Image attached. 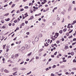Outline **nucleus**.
<instances>
[{
  "label": "nucleus",
  "mask_w": 76,
  "mask_h": 76,
  "mask_svg": "<svg viewBox=\"0 0 76 76\" xmlns=\"http://www.w3.org/2000/svg\"><path fill=\"white\" fill-rule=\"evenodd\" d=\"M24 63V61H23L21 62L20 64H23Z\"/></svg>",
  "instance_id": "40"
},
{
  "label": "nucleus",
  "mask_w": 76,
  "mask_h": 76,
  "mask_svg": "<svg viewBox=\"0 0 76 76\" xmlns=\"http://www.w3.org/2000/svg\"><path fill=\"white\" fill-rule=\"evenodd\" d=\"M72 70H76V68H72Z\"/></svg>",
  "instance_id": "62"
},
{
  "label": "nucleus",
  "mask_w": 76,
  "mask_h": 76,
  "mask_svg": "<svg viewBox=\"0 0 76 76\" xmlns=\"http://www.w3.org/2000/svg\"><path fill=\"white\" fill-rule=\"evenodd\" d=\"M73 63H76V59H75L73 60Z\"/></svg>",
  "instance_id": "28"
},
{
  "label": "nucleus",
  "mask_w": 76,
  "mask_h": 76,
  "mask_svg": "<svg viewBox=\"0 0 76 76\" xmlns=\"http://www.w3.org/2000/svg\"><path fill=\"white\" fill-rule=\"evenodd\" d=\"M34 19V16H32L30 18L28 19V20H31V19Z\"/></svg>",
  "instance_id": "7"
},
{
  "label": "nucleus",
  "mask_w": 76,
  "mask_h": 76,
  "mask_svg": "<svg viewBox=\"0 0 76 76\" xmlns=\"http://www.w3.org/2000/svg\"><path fill=\"white\" fill-rule=\"evenodd\" d=\"M72 31H73V30H72L70 31L69 32V34H70V33H71V32H72Z\"/></svg>",
  "instance_id": "41"
},
{
  "label": "nucleus",
  "mask_w": 76,
  "mask_h": 76,
  "mask_svg": "<svg viewBox=\"0 0 76 76\" xmlns=\"http://www.w3.org/2000/svg\"><path fill=\"white\" fill-rule=\"evenodd\" d=\"M75 44H76V42H75L74 43H73L72 45H75Z\"/></svg>",
  "instance_id": "44"
},
{
  "label": "nucleus",
  "mask_w": 76,
  "mask_h": 76,
  "mask_svg": "<svg viewBox=\"0 0 76 76\" xmlns=\"http://www.w3.org/2000/svg\"><path fill=\"white\" fill-rule=\"evenodd\" d=\"M18 56H19V54H16L14 56L15 57H18Z\"/></svg>",
  "instance_id": "12"
},
{
  "label": "nucleus",
  "mask_w": 76,
  "mask_h": 76,
  "mask_svg": "<svg viewBox=\"0 0 76 76\" xmlns=\"http://www.w3.org/2000/svg\"><path fill=\"white\" fill-rule=\"evenodd\" d=\"M61 75H62V74H58V76H61Z\"/></svg>",
  "instance_id": "60"
},
{
  "label": "nucleus",
  "mask_w": 76,
  "mask_h": 76,
  "mask_svg": "<svg viewBox=\"0 0 76 76\" xmlns=\"http://www.w3.org/2000/svg\"><path fill=\"white\" fill-rule=\"evenodd\" d=\"M66 31H67V29L66 28H64L63 30L64 32H66Z\"/></svg>",
  "instance_id": "25"
},
{
  "label": "nucleus",
  "mask_w": 76,
  "mask_h": 76,
  "mask_svg": "<svg viewBox=\"0 0 76 76\" xmlns=\"http://www.w3.org/2000/svg\"><path fill=\"white\" fill-rule=\"evenodd\" d=\"M72 37H73V36H72V35L71 36H70L69 37V39L71 38H72Z\"/></svg>",
  "instance_id": "36"
},
{
  "label": "nucleus",
  "mask_w": 76,
  "mask_h": 76,
  "mask_svg": "<svg viewBox=\"0 0 76 76\" xmlns=\"http://www.w3.org/2000/svg\"><path fill=\"white\" fill-rule=\"evenodd\" d=\"M11 58H14V56L12 55L11 56Z\"/></svg>",
  "instance_id": "51"
},
{
  "label": "nucleus",
  "mask_w": 76,
  "mask_h": 76,
  "mask_svg": "<svg viewBox=\"0 0 76 76\" xmlns=\"http://www.w3.org/2000/svg\"><path fill=\"white\" fill-rule=\"evenodd\" d=\"M6 45H3V48L4 50V48H5V47H6Z\"/></svg>",
  "instance_id": "22"
},
{
  "label": "nucleus",
  "mask_w": 76,
  "mask_h": 76,
  "mask_svg": "<svg viewBox=\"0 0 76 76\" xmlns=\"http://www.w3.org/2000/svg\"><path fill=\"white\" fill-rule=\"evenodd\" d=\"M56 67V65H54L52 67L53 68H55Z\"/></svg>",
  "instance_id": "43"
},
{
  "label": "nucleus",
  "mask_w": 76,
  "mask_h": 76,
  "mask_svg": "<svg viewBox=\"0 0 76 76\" xmlns=\"http://www.w3.org/2000/svg\"><path fill=\"white\" fill-rule=\"evenodd\" d=\"M51 38L53 40V41H55L56 40V39L55 38H53V37H51Z\"/></svg>",
  "instance_id": "27"
},
{
  "label": "nucleus",
  "mask_w": 76,
  "mask_h": 76,
  "mask_svg": "<svg viewBox=\"0 0 76 76\" xmlns=\"http://www.w3.org/2000/svg\"><path fill=\"white\" fill-rule=\"evenodd\" d=\"M18 22V20H15L14 21V23H16Z\"/></svg>",
  "instance_id": "31"
},
{
  "label": "nucleus",
  "mask_w": 76,
  "mask_h": 76,
  "mask_svg": "<svg viewBox=\"0 0 76 76\" xmlns=\"http://www.w3.org/2000/svg\"><path fill=\"white\" fill-rule=\"evenodd\" d=\"M26 34L27 35H29V32H27L26 33Z\"/></svg>",
  "instance_id": "52"
},
{
  "label": "nucleus",
  "mask_w": 76,
  "mask_h": 76,
  "mask_svg": "<svg viewBox=\"0 0 76 76\" xmlns=\"http://www.w3.org/2000/svg\"><path fill=\"white\" fill-rule=\"evenodd\" d=\"M15 4H12L11 7L12 8H13V7H15Z\"/></svg>",
  "instance_id": "26"
},
{
  "label": "nucleus",
  "mask_w": 76,
  "mask_h": 76,
  "mask_svg": "<svg viewBox=\"0 0 76 76\" xmlns=\"http://www.w3.org/2000/svg\"><path fill=\"white\" fill-rule=\"evenodd\" d=\"M56 24V23L54 22V23H53V25H55Z\"/></svg>",
  "instance_id": "63"
},
{
  "label": "nucleus",
  "mask_w": 76,
  "mask_h": 76,
  "mask_svg": "<svg viewBox=\"0 0 76 76\" xmlns=\"http://www.w3.org/2000/svg\"><path fill=\"white\" fill-rule=\"evenodd\" d=\"M56 43L57 44H59L60 43V41L59 40H58L56 41Z\"/></svg>",
  "instance_id": "35"
},
{
  "label": "nucleus",
  "mask_w": 76,
  "mask_h": 76,
  "mask_svg": "<svg viewBox=\"0 0 76 76\" xmlns=\"http://www.w3.org/2000/svg\"><path fill=\"white\" fill-rule=\"evenodd\" d=\"M15 10H12V11L11 12V13H13V12H15Z\"/></svg>",
  "instance_id": "34"
},
{
  "label": "nucleus",
  "mask_w": 76,
  "mask_h": 76,
  "mask_svg": "<svg viewBox=\"0 0 76 76\" xmlns=\"http://www.w3.org/2000/svg\"><path fill=\"white\" fill-rule=\"evenodd\" d=\"M12 70L13 71H16L17 70V69H16V68H13Z\"/></svg>",
  "instance_id": "18"
},
{
  "label": "nucleus",
  "mask_w": 76,
  "mask_h": 76,
  "mask_svg": "<svg viewBox=\"0 0 76 76\" xmlns=\"http://www.w3.org/2000/svg\"><path fill=\"white\" fill-rule=\"evenodd\" d=\"M5 20H6V21L7 22V21H9V20H10V18H8L7 20H6V19Z\"/></svg>",
  "instance_id": "20"
},
{
  "label": "nucleus",
  "mask_w": 76,
  "mask_h": 76,
  "mask_svg": "<svg viewBox=\"0 0 76 76\" xmlns=\"http://www.w3.org/2000/svg\"><path fill=\"white\" fill-rule=\"evenodd\" d=\"M32 52H31L30 53H29L28 54H27V56H31V54H32Z\"/></svg>",
  "instance_id": "11"
},
{
  "label": "nucleus",
  "mask_w": 76,
  "mask_h": 76,
  "mask_svg": "<svg viewBox=\"0 0 76 76\" xmlns=\"http://www.w3.org/2000/svg\"><path fill=\"white\" fill-rule=\"evenodd\" d=\"M39 38H38V36H37L35 39V42H37L38 41Z\"/></svg>",
  "instance_id": "1"
},
{
  "label": "nucleus",
  "mask_w": 76,
  "mask_h": 76,
  "mask_svg": "<svg viewBox=\"0 0 76 76\" xmlns=\"http://www.w3.org/2000/svg\"><path fill=\"white\" fill-rule=\"evenodd\" d=\"M29 8V7L28 6H25L24 7L25 9H28Z\"/></svg>",
  "instance_id": "33"
},
{
  "label": "nucleus",
  "mask_w": 76,
  "mask_h": 76,
  "mask_svg": "<svg viewBox=\"0 0 76 76\" xmlns=\"http://www.w3.org/2000/svg\"><path fill=\"white\" fill-rule=\"evenodd\" d=\"M39 37H42V34H40Z\"/></svg>",
  "instance_id": "38"
},
{
  "label": "nucleus",
  "mask_w": 76,
  "mask_h": 76,
  "mask_svg": "<svg viewBox=\"0 0 76 76\" xmlns=\"http://www.w3.org/2000/svg\"><path fill=\"white\" fill-rule=\"evenodd\" d=\"M13 3L12 1H11L10 2L9 4V5H11Z\"/></svg>",
  "instance_id": "39"
},
{
  "label": "nucleus",
  "mask_w": 76,
  "mask_h": 76,
  "mask_svg": "<svg viewBox=\"0 0 76 76\" xmlns=\"http://www.w3.org/2000/svg\"><path fill=\"white\" fill-rule=\"evenodd\" d=\"M57 20H60V18L57 17L56 19Z\"/></svg>",
  "instance_id": "37"
},
{
  "label": "nucleus",
  "mask_w": 76,
  "mask_h": 76,
  "mask_svg": "<svg viewBox=\"0 0 76 76\" xmlns=\"http://www.w3.org/2000/svg\"><path fill=\"white\" fill-rule=\"evenodd\" d=\"M55 36H57V37H58L59 35V34L58 33H55Z\"/></svg>",
  "instance_id": "5"
},
{
  "label": "nucleus",
  "mask_w": 76,
  "mask_h": 76,
  "mask_svg": "<svg viewBox=\"0 0 76 76\" xmlns=\"http://www.w3.org/2000/svg\"><path fill=\"white\" fill-rule=\"evenodd\" d=\"M61 40L62 41H64V38H62L61 39Z\"/></svg>",
  "instance_id": "49"
},
{
  "label": "nucleus",
  "mask_w": 76,
  "mask_h": 76,
  "mask_svg": "<svg viewBox=\"0 0 76 76\" xmlns=\"http://www.w3.org/2000/svg\"><path fill=\"white\" fill-rule=\"evenodd\" d=\"M71 54L72 56H74V52H71Z\"/></svg>",
  "instance_id": "16"
},
{
  "label": "nucleus",
  "mask_w": 76,
  "mask_h": 76,
  "mask_svg": "<svg viewBox=\"0 0 76 76\" xmlns=\"http://www.w3.org/2000/svg\"><path fill=\"white\" fill-rule=\"evenodd\" d=\"M25 48L24 47H23L21 48V50H22V51H23L24 50H25Z\"/></svg>",
  "instance_id": "8"
},
{
  "label": "nucleus",
  "mask_w": 76,
  "mask_h": 76,
  "mask_svg": "<svg viewBox=\"0 0 76 76\" xmlns=\"http://www.w3.org/2000/svg\"><path fill=\"white\" fill-rule=\"evenodd\" d=\"M41 15V13H39L38 14H36L35 15V16H40Z\"/></svg>",
  "instance_id": "13"
},
{
  "label": "nucleus",
  "mask_w": 76,
  "mask_h": 76,
  "mask_svg": "<svg viewBox=\"0 0 76 76\" xmlns=\"http://www.w3.org/2000/svg\"><path fill=\"white\" fill-rule=\"evenodd\" d=\"M64 18H63L62 21H61V23H63V22H64Z\"/></svg>",
  "instance_id": "32"
},
{
  "label": "nucleus",
  "mask_w": 76,
  "mask_h": 76,
  "mask_svg": "<svg viewBox=\"0 0 76 76\" xmlns=\"http://www.w3.org/2000/svg\"><path fill=\"white\" fill-rule=\"evenodd\" d=\"M36 58L37 59V60L38 59H39V57L38 56H36Z\"/></svg>",
  "instance_id": "29"
},
{
  "label": "nucleus",
  "mask_w": 76,
  "mask_h": 76,
  "mask_svg": "<svg viewBox=\"0 0 76 76\" xmlns=\"http://www.w3.org/2000/svg\"><path fill=\"white\" fill-rule=\"evenodd\" d=\"M72 10V6H70L69 7V8L68 9V11H71Z\"/></svg>",
  "instance_id": "3"
},
{
  "label": "nucleus",
  "mask_w": 76,
  "mask_h": 76,
  "mask_svg": "<svg viewBox=\"0 0 76 76\" xmlns=\"http://www.w3.org/2000/svg\"><path fill=\"white\" fill-rule=\"evenodd\" d=\"M75 23H76V21L74 20V21H73V23H72V25H74V24Z\"/></svg>",
  "instance_id": "19"
},
{
  "label": "nucleus",
  "mask_w": 76,
  "mask_h": 76,
  "mask_svg": "<svg viewBox=\"0 0 76 76\" xmlns=\"http://www.w3.org/2000/svg\"><path fill=\"white\" fill-rule=\"evenodd\" d=\"M51 57H54V55H51Z\"/></svg>",
  "instance_id": "61"
},
{
  "label": "nucleus",
  "mask_w": 76,
  "mask_h": 76,
  "mask_svg": "<svg viewBox=\"0 0 76 76\" xmlns=\"http://www.w3.org/2000/svg\"><path fill=\"white\" fill-rule=\"evenodd\" d=\"M6 25H4L2 27V28L3 29H5L6 28Z\"/></svg>",
  "instance_id": "9"
},
{
  "label": "nucleus",
  "mask_w": 76,
  "mask_h": 76,
  "mask_svg": "<svg viewBox=\"0 0 76 76\" xmlns=\"http://www.w3.org/2000/svg\"><path fill=\"white\" fill-rule=\"evenodd\" d=\"M23 10H24V9H21L20 10V12H22V11H23Z\"/></svg>",
  "instance_id": "45"
},
{
  "label": "nucleus",
  "mask_w": 76,
  "mask_h": 76,
  "mask_svg": "<svg viewBox=\"0 0 76 76\" xmlns=\"http://www.w3.org/2000/svg\"><path fill=\"white\" fill-rule=\"evenodd\" d=\"M50 39H48V43H50Z\"/></svg>",
  "instance_id": "55"
},
{
  "label": "nucleus",
  "mask_w": 76,
  "mask_h": 76,
  "mask_svg": "<svg viewBox=\"0 0 76 76\" xmlns=\"http://www.w3.org/2000/svg\"><path fill=\"white\" fill-rule=\"evenodd\" d=\"M32 43H33V45H35V41H33Z\"/></svg>",
  "instance_id": "59"
},
{
  "label": "nucleus",
  "mask_w": 76,
  "mask_h": 76,
  "mask_svg": "<svg viewBox=\"0 0 76 76\" xmlns=\"http://www.w3.org/2000/svg\"><path fill=\"white\" fill-rule=\"evenodd\" d=\"M20 12V11H19V10H18L17 12V13H19Z\"/></svg>",
  "instance_id": "53"
},
{
  "label": "nucleus",
  "mask_w": 76,
  "mask_h": 76,
  "mask_svg": "<svg viewBox=\"0 0 76 76\" xmlns=\"http://www.w3.org/2000/svg\"><path fill=\"white\" fill-rule=\"evenodd\" d=\"M69 48V47L68 46H66L65 47V50H67Z\"/></svg>",
  "instance_id": "14"
},
{
  "label": "nucleus",
  "mask_w": 76,
  "mask_h": 76,
  "mask_svg": "<svg viewBox=\"0 0 76 76\" xmlns=\"http://www.w3.org/2000/svg\"><path fill=\"white\" fill-rule=\"evenodd\" d=\"M25 23H26V24H27V23H28V21H26L25 22Z\"/></svg>",
  "instance_id": "56"
},
{
  "label": "nucleus",
  "mask_w": 76,
  "mask_h": 76,
  "mask_svg": "<svg viewBox=\"0 0 76 76\" xmlns=\"http://www.w3.org/2000/svg\"><path fill=\"white\" fill-rule=\"evenodd\" d=\"M6 52H8V51L9 50V47H8L7 48H6Z\"/></svg>",
  "instance_id": "17"
},
{
  "label": "nucleus",
  "mask_w": 76,
  "mask_h": 76,
  "mask_svg": "<svg viewBox=\"0 0 76 76\" xmlns=\"http://www.w3.org/2000/svg\"><path fill=\"white\" fill-rule=\"evenodd\" d=\"M76 41V38H74L73 39V41Z\"/></svg>",
  "instance_id": "54"
},
{
  "label": "nucleus",
  "mask_w": 76,
  "mask_h": 76,
  "mask_svg": "<svg viewBox=\"0 0 76 76\" xmlns=\"http://www.w3.org/2000/svg\"><path fill=\"white\" fill-rule=\"evenodd\" d=\"M4 72H5V73H9V71L5 69L4 70Z\"/></svg>",
  "instance_id": "10"
},
{
  "label": "nucleus",
  "mask_w": 76,
  "mask_h": 76,
  "mask_svg": "<svg viewBox=\"0 0 76 76\" xmlns=\"http://www.w3.org/2000/svg\"><path fill=\"white\" fill-rule=\"evenodd\" d=\"M51 47H52V48H53V47H54V45L52 44L51 45Z\"/></svg>",
  "instance_id": "50"
},
{
  "label": "nucleus",
  "mask_w": 76,
  "mask_h": 76,
  "mask_svg": "<svg viewBox=\"0 0 76 76\" xmlns=\"http://www.w3.org/2000/svg\"><path fill=\"white\" fill-rule=\"evenodd\" d=\"M43 51V49H41L39 50L38 53H41V51Z\"/></svg>",
  "instance_id": "6"
},
{
  "label": "nucleus",
  "mask_w": 76,
  "mask_h": 76,
  "mask_svg": "<svg viewBox=\"0 0 76 76\" xmlns=\"http://www.w3.org/2000/svg\"><path fill=\"white\" fill-rule=\"evenodd\" d=\"M1 22L2 23H4V21L3 20H2L1 21Z\"/></svg>",
  "instance_id": "24"
},
{
  "label": "nucleus",
  "mask_w": 76,
  "mask_h": 76,
  "mask_svg": "<svg viewBox=\"0 0 76 76\" xmlns=\"http://www.w3.org/2000/svg\"><path fill=\"white\" fill-rule=\"evenodd\" d=\"M17 38V37H15L13 39V41H15L16 39Z\"/></svg>",
  "instance_id": "46"
},
{
  "label": "nucleus",
  "mask_w": 76,
  "mask_h": 76,
  "mask_svg": "<svg viewBox=\"0 0 76 76\" xmlns=\"http://www.w3.org/2000/svg\"><path fill=\"white\" fill-rule=\"evenodd\" d=\"M54 74H53V73H52L51 74V76H54Z\"/></svg>",
  "instance_id": "58"
},
{
  "label": "nucleus",
  "mask_w": 76,
  "mask_h": 76,
  "mask_svg": "<svg viewBox=\"0 0 76 76\" xmlns=\"http://www.w3.org/2000/svg\"><path fill=\"white\" fill-rule=\"evenodd\" d=\"M57 9V7H55L54 9V10H56Z\"/></svg>",
  "instance_id": "64"
},
{
  "label": "nucleus",
  "mask_w": 76,
  "mask_h": 76,
  "mask_svg": "<svg viewBox=\"0 0 76 76\" xmlns=\"http://www.w3.org/2000/svg\"><path fill=\"white\" fill-rule=\"evenodd\" d=\"M19 27H17L16 30H19Z\"/></svg>",
  "instance_id": "57"
},
{
  "label": "nucleus",
  "mask_w": 76,
  "mask_h": 76,
  "mask_svg": "<svg viewBox=\"0 0 76 76\" xmlns=\"http://www.w3.org/2000/svg\"><path fill=\"white\" fill-rule=\"evenodd\" d=\"M57 52H55V53H54V55L55 56H56V54H57Z\"/></svg>",
  "instance_id": "47"
},
{
  "label": "nucleus",
  "mask_w": 76,
  "mask_h": 76,
  "mask_svg": "<svg viewBox=\"0 0 76 76\" xmlns=\"http://www.w3.org/2000/svg\"><path fill=\"white\" fill-rule=\"evenodd\" d=\"M26 49V50H28L29 48V47L28 46V45H25Z\"/></svg>",
  "instance_id": "2"
},
{
  "label": "nucleus",
  "mask_w": 76,
  "mask_h": 76,
  "mask_svg": "<svg viewBox=\"0 0 76 76\" xmlns=\"http://www.w3.org/2000/svg\"><path fill=\"white\" fill-rule=\"evenodd\" d=\"M59 33L60 34H62L63 33V30H61L59 31Z\"/></svg>",
  "instance_id": "23"
},
{
  "label": "nucleus",
  "mask_w": 76,
  "mask_h": 76,
  "mask_svg": "<svg viewBox=\"0 0 76 76\" xmlns=\"http://www.w3.org/2000/svg\"><path fill=\"white\" fill-rule=\"evenodd\" d=\"M8 5L7 4H6L4 6V7H7V6Z\"/></svg>",
  "instance_id": "42"
},
{
  "label": "nucleus",
  "mask_w": 76,
  "mask_h": 76,
  "mask_svg": "<svg viewBox=\"0 0 76 76\" xmlns=\"http://www.w3.org/2000/svg\"><path fill=\"white\" fill-rule=\"evenodd\" d=\"M43 1L44 3H45L47 2V0H44Z\"/></svg>",
  "instance_id": "48"
},
{
  "label": "nucleus",
  "mask_w": 76,
  "mask_h": 76,
  "mask_svg": "<svg viewBox=\"0 0 76 76\" xmlns=\"http://www.w3.org/2000/svg\"><path fill=\"white\" fill-rule=\"evenodd\" d=\"M9 15V13H7L6 14H5V15H4V16H8V15Z\"/></svg>",
  "instance_id": "21"
},
{
  "label": "nucleus",
  "mask_w": 76,
  "mask_h": 76,
  "mask_svg": "<svg viewBox=\"0 0 76 76\" xmlns=\"http://www.w3.org/2000/svg\"><path fill=\"white\" fill-rule=\"evenodd\" d=\"M25 25V23H23L20 25V26H23Z\"/></svg>",
  "instance_id": "15"
},
{
  "label": "nucleus",
  "mask_w": 76,
  "mask_h": 76,
  "mask_svg": "<svg viewBox=\"0 0 76 76\" xmlns=\"http://www.w3.org/2000/svg\"><path fill=\"white\" fill-rule=\"evenodd\" d=\"M17 73H18V72H14V73H12L13 75V76H16L17 75V74H16Z\"/></svg>",
  "instance_id": "4"
},
{
  "label": "nucleus",
  "mask_w": 76,
  "mask_h": 76,
  "mask_svg": "<svg viewBox=\"0 0 76 76\" xmlns=\"http://www.w3.org/2000/svg\"><path fill=\"white\" fill-rule=\"evenodd\" d=\"M31 71H30L29 73H27V75H30V74H31Z\"/></svg>",
  "instance_id": "30"
}]
</instances>
